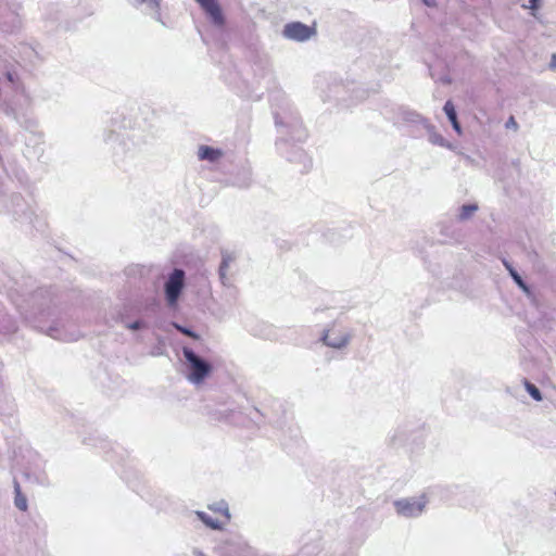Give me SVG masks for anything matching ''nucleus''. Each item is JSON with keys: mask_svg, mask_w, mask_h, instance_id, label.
I'll return each mask as SVG.
<instances>
[{"mask_svg": "<svg viewBox=\"0 0 556 556\" xmlns=\"http://www.w3.org/2000/svg\"><path fill=\"white\" fill-rule=\"evenodd\" d=\"M182 354L186 359L187 380L194 386L202 384L212 374L211 364L200 357L191 348L184 346Z\"/></svg>", "mask_w": 556, "mask_h": 556, "instance_id": "f257e3e1", "label": "nucleus"}, {"mask_svg": "<svg viewBox=\"0 0 556 556\" xmlns=\"http://www.w3.org/2000/svg\"><path fill=\"white\" fill-rule=\"evenodd\" d=\"M185 271L175 268L167 277L164 283L165 300L169 307H176L180 294L185 288Z\"/></svg>", "mask_w": 556, "mask_h": 556, "instance_id": "f03ea898", "label": "nucleus"}, {"mask_svg": "<svg viewBox=\"0 0 556 556\" xmlns=\"http://www.w3.org/2000/svg\"><path fill=\"white\" fill-rule=\"evenodd\" d=\"M427 503L428 500L426 495L421 494L417 497H408L395 501L394 507L400 516L410 518L419 516L424 511Z\"/></svg>", "mask_w": 556, "mask_h": 556, "instance_id": "7ed1b4c3", "label": "nucleus"}, {"mask_svg": "<svg viewBox=\"0 0 556 556\" xmlns=\"http://www.w3.org/2000/svg\"><path fill=\"white\" fill-rule=\"evenodd\" d=\"M282 35L289 40L306 41L315 35V30L301 22H292L285 25Z\"/></svg>", "mask_w": 556, "mask_h": 556, "instance_id": "20e7f679", "label": "nucleus"}, {"mask_svg": "<svg viewBox=\"0 0 556 556\" xmlns=\"http://www.w3.org/2000/svg\"><path fill=\"white\" fill-rule=\"evenodd\" d=\"M321 340L329 348L342 349L349 343L350 334L344 330L332 328L324 332Z\"/></svg>", "mask_w": 556, "mask_h": 556, "instance_id": "39448f33", "label": "nucleus"}, {"mask_svg": "<svg viewBox=\"0 0 556 556\" xmlns=\"http://www.w3.org/2000/svg\"><path fill=\"white\" fill-rule=\"evenodd\" d=\"M201 8L211 16L212 21L222 25L224 22L223 14L216 0H195Z\"/></svg>", "mask_w": 556, "mask_h": 556, "instance_id": "423d86ee", "label": "nucleus"}, {"mask_svg": "<svg viewBox=\"0 0 556 556\" xmlns=\"http://www.w3.org/2000/svg\"><path fill=\"white\" fill-rule=\"evenodd\" d=\"M130 4L134 7H139L142 4H147L148 9L152 11V17L163 26H165V23L162 18L161 13V1L162 0H127Z\"/></svg>", "mask_w": 556, "mask_h": 556, "instance_id": "0eeeda50", "label": "nucleus"}, {"mask_svg": "<svg viewBox=\"0 0 556 556\" xmlns=\"http://www.w3.org/2000/svg\"><path fill=\"white\" fill-rule=\"evenodd\" d=\"M235 260H236V255L233 253L226 252V251L223 252V258H222V263L219 266V278L224 286H226L228 282V277H227L228 269H229L230 265L235 262Z\"/></svg>", "mask_w": 556, "mask_h": 556, "instance_id": "6e6552de", "label": "nucleus"}, {"mask_svg": "<svg viewBox=\"0 0 556 556\" xmlns=\"http://www.w3.org/2000/svg\"><path fill=\"white\" fill-rule=\"evenodd\" d=\"M222 155L223 152L220 150L211 148L208 146H201L198 150V156L200 160L216 162L222 157Z\"/></svg>", "mask_w": 556, "mask_h": 556, "instance_id": "1a4fd4ad", "label": "nucleus"}, {"mask_svg": "<svg viewBox=\"0 0 556 556\" xmlns=\"http://www.w3.org/2000/svg\"><path fill=\"white\" fill-rule=\"evenodd\" d=\"M446 116L448 117L453 128L455 129V131L460 135L462 134V128H460V125L458 123V119H457V114H456V110H455V106L453 104V102L451 100L446 101L445 104H444V108H443Z\"/></svg>", "mask_w": 556, "mask_h": 556, "instance_id": "9d476101", "label": "nucleus"}, {"mask_svg": "<svg viewBox=\"0 0 556 556\" xmlns=\"http://www.w3.org/2000/svg\"><path fill=\"white\" fill-rule=\"evenodd\" d=\"M197 515L199 517V519L205 523L207 527L212 528V529H219L220 528V523L213 519L212 517H210L204 511H197Z\"/></svg>", "mask_w": 556, "mask_h": 556, "instance_id": "9b49d317", "label": "nucleus"}, {"mask_svg": "<svg viewBox=\"0 0 556 556\" xmlns=\"http://www.w3.org/2000/svg\"><path fill=\"white\" fill-rule=\"evenodd\" d=\"M478 206L476 204H466L463 205L459 212V219L465 220L468 219L476 211Z\"/></svg>", "mask_w": 556, "mask_h": 556, "instance_id": "f8f14e48", "label": "nucleus"}, {"mask_svg": "<svg viewBox=\"0 0 556 556\" xmlns=\"http://www.w3.org/2000/svg\"><path fill=\"white\" fill-rule=\"evenodd\" d=\"M525 387L528 393L532 396V399H534L535 401H542V394L534 384H532L529 381H525Z\"/></svg>", "mask_w": 556, "mask_h": 556, "instance_id": "ddd939ff", "label": "nucleus"}, {"mask_svg": "<svg viewBox=\"0 0 556 556\" xmlns=\"http://www.w3.org/2000/svg\"><path fill=\"white\" fill-rule=\"evenodd\" d=\"M210 508L213 509L214 511L220 513L227 520H229L230 515H229L228 506L225 502H219L217 504H214V505L210 506Z\"/></svg>", "mask_w": 556, "mask_h": 556, "instance_id": "4468645a", "label": "nucleus"}, {"mask_svg": "<svg viewBox=\"0 0 556 556\" xmlns=\"http://www.w3.org/2000/svg\"><path fill=\"white\" fill-rule=\"evenodd\" d=\"M16 492H17V495L15 497V506L20 510H26V508H27V501H26L25 497L21 496L18 485H16Z\"/></svg>", "mask_w": 556, "mask_h": 556, "instance_id": "2eb2a0df", "label": "nucleus"}, {"mask_svg": "<svg viewBox=\"0 0 556 556\" xmlns=\"http://www.w3.org/2000/svg\"><path fill=\"white\" fill-rule=\"evenodd\" d=\"M173 326H174L178 331H180L181 333H184V334H186V336H188V337H191V338H193V339H199V336H198L195 332H193L191 329L186 328V327H184V326H181V325H179V324H176V323H174V324H173Z\"/></svg>", "mask_w": 556, "mask_h": 556, "instance_id": "dca6fc26", "label": "nucleus"}, {"mask_svg": "<svg viewBox=\"0 0 556 556\" xmlns=\"http://www.w3.org/2000/svg\"><path fill=\"white\" fill-rule=\"evenodd\" d=\"M505 266L507 267V269H509L510 271V275L513 276L514 280L520 286L522 287L523 289H526V285L525 282L522 281L521 277L508 265V263L504 262Z\"/></svg>", "mask_w": 556, "mask_h": 556, "instance_id": "f3484780", "label": "nucleus"}, {"mask_svg": "<svg viewBox=\"0 0 556 556\" xmlns=\"http://www.w3.org/2000/svg\"><path fill=\"white\" fill-rule=\"evenodd\" d=\"M505 266L507 267V269H509L510 271V275L513 276L514 280L520 286L522 287L523 289H526V285L525 282L522 281L521 277L508 265V263L504 262Z\"/></svg>", "mask_w": 556, "mask_h": 556, "instance_id": "a211bd4d", "label": "nucleus"}, {"mask_svg": "<svg viewBox=\"0 0 556 556\" xmlns=\"http://www.w3.org/2000/svg\"><path fill=\"white\" fill-rule=\"evenodd\" d=\"M505 126H506V128H507V129H514V130H517V129H518V124H517V122H516V119H515V117H514V116H510V117L507 119V122H506Z\"/></svg>", "mask_w": 556, "mask_h": 556, "instance_id": "6ab92c4d", "label": "nucleus"}, {"mask_svg": "<svg viewBox=\"0 0 556 556\" xmlns=\"http://www.w3.org/2000/svg\"><path fill=\"white\" fill-rule=\"evenodd\" d=\"M143 326V324L139 320H136L134 323L126 324V328L130 330H138Z\"/></svg>", "mask_w": 556, "mask_h": 556, "instance_id": "aec40b11", "label": "nucleus"}, {"mask_svg": "<svg viewBox=\"0 0 556 556\" xmlns=\"http://www.w3.org/2000/svg\"><path fill=\"white\" fill-rule=\"evenodd\" d=\"M58 330L54 328H50L49 336L55 339H64L60 333H56Z\"/></svg>", "mask_w": 556, "mask_h": 556, "instance_id": "412c9836", "label": "nucleus"}, {"mask_svg": "<svg viewBox=\"0 0 556 556\" xmlns=\"http://www.w3.org/2000/svg\"><path fill=\"white\" fill-rule=\"evenodd\" d=\"M538 2H539V0H530V8L531 9H536L538 8Z\"/></svg>", "mask_w": 556, "mask_h": 556, "instance_id": "4be33fe9", "label": "nucleus"}, {"mask_svg": "<svg viewBox=\"0 0 556 556\" xmlns=\"http://www.w3.org/2000/svg\"><path fill=\"white\" fill-rule=\"evenodd\" d=\"M551 67H556V53L552 55Z\"/></svg>", "mask_w": 556, "mask_h": 556, "instance_id": "5701e85b", "label": "nucleus"}, {"mask_svg": "<svg viewBox=\"0 0 556 556\" xmlns=\"http://www.w3.org/2000/svg\"><path fill=\"white\" fill-rule=\"evenodd\" d=\"M424 1H425V3H426L427 5H432V4H433V0H424Z\"/></svg>", "mask_w": 556, "mask_h": 556, "instance_id": "b1692460", "label": "nucleus"}, {"mask_svg": "<svg viewBox=\"0 0 556 556\" xmlns=\"http://www.w3.org/2000/svg\"><path fill=\"white\" fill-rule=\"evenodd\" d=\"M197 556H204L201 552L195 553Z\"/></svg>", "mask_w": 556, "mask_h": 556, "instance_id": "393cba45", "label": "nucleus"}]
</instances>
